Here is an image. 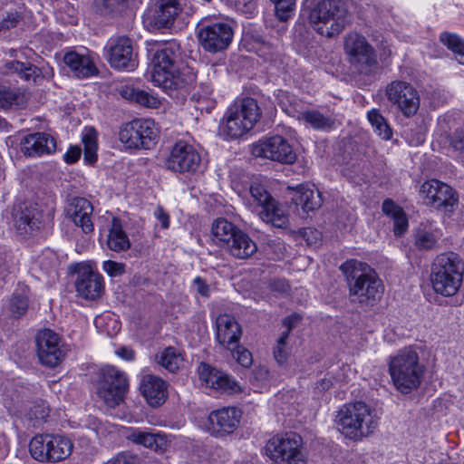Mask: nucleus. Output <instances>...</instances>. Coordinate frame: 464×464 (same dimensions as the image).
Listing matches in <instances>:
<instances>
[{
	"instance_id": "f257e3e1",
	"label": "nucleus",
	"mask_w": 464,
	"mask_h": 464,
	"mask_svg": "<svg viewBox=\"0 0 464 464\" xmlns=\"http://www.w3.org/2000/svg\"><path fill=\"white\" fill-rule=\"evenodd\" d=\"M181 52L176 42H168L155 51L151 58L150 78L169 96L186 92L189 82L180 71Z\"/></svg>"
},
{
	"instance_id": "f03ea898",
	"label": "nucleus",
	"mask_w": 464,
	"mask_h": 464,
	"mask_svg": "<svg viewBox=\"0 0 464 464\" xmlns=\"http://www.w3.org/2000/svg\"><path fill=\"white\" fill-rule=\"evenodd\" d=\"M340 268L346 276L352 303L367 307L373 306L380 300L383 285L367 264L352 259Z\"/></svg>"
},
{
	"instance_id": "7ed1b4c3",
	"label": "nucleus",
	"mask_w": 464,
	"mask_h": 464,
	"mask_svg": "<svg viewBox=\"0 0 464 464\" xmlns=\"http://www.w3.org/2000/svg\"><path fill=\"white\" fill-rule=\"evenodd\" d=\"M304 11L310 27L327 39L337 37L349 23V12L342 0H316Z\"/></svg>"
},
{
	"instance_id": "20e7f679",
	"label": "nucleus",
	"mask_w": 464,
	"mask_h": 464,
	"mask_svg": "<svg viewBox=\"0 0 464 464\" xmlns=\"http://www.w3.org/2000/svg\"><path fill=\"white\" fill-rule=\"evenodd\" d=\"M262 116L257 102L251 97L234 102L227 111L218 127V135L225 140H236L254 128Z\"/></svg>"
},
{
	"instance_id": "39448f33",
	"label": "nucleus",
	"mask_w": 464,
	"mask_h": 464,
	"mask_svg": "<svg viewBox=\"0 0 464 464\" xmlns=\"http://www.w3.org/2000/svg\"><path fill=\"white\" fill-rule=\"evenodd\" d=\"M464 262L454 252L442 253L436 256L430 272L432 288L444 296L455 295L463 280Z\"/></svg>"
},
{
	"instance_id": "423d86ee",
	"label": "nucleus",
	"mask_w": 464,
	"mask_h": 464,
	"mask_svg": "<svg viewBox=\"0 0 464 464\" xmlns=\"http://www.w3.org/2000/svg\"><path fill=\"white\" fill-rule=\"evenodd\" d=\"M336 424L341 432L353 440L367 437L377 427L369 406L362 401L343 406L336 416Z\"/></svg>"
},
{
	"instance_id": "0eeeda50",
	"label": "nucleus",
	"mask_w": 464,
	"mask_h": 464,
	"mask_svg": "<svg viewBox=\"0 0 464 464\" xmlns=\"http://www.w3.org/2000/svg\"><path fill=\"white\" fill-rule=\"evenodd\" d=\"M73 450L70 438L62 434L40 433L29 442L32 458L39 462L55 463L69 458Z\"/></svg>"
},
{
	"instance_id": "6e6552de",
	"label": "nucleus",
	"mask_w": 464,
	"mask_h": 464,
	"mask_svg": "<svg viewBox=\"0 0 464 464\" xmlns=\"http://www.w3.org/2000/svg\"><path fill=\"white\" fill-rule=\"evenodd\" d=\"M302 438L295 432L277 434L265 447L266 454L276 464H306Z\"/></svg>"
},
{
	"instance_id": "1a4fd4ad",
	"label": "nucleus",
	"mask_w": 464,
	"mask_h": 464,
	"mask_svg": "<svg viewBox=\"0 0 464 464\" xmlns=\"http://www.w3.org/2000/svg\"><path fill=\"white\" fill-rule=\"evenodd\" d=\"M197 37L204 51L218 53L227 50L231 44L234 28L227 22L204 19L197 27Z\"/></svg>"
},
{
	"instance_id": "9d476101",
	"label": "nucleus",
	"mask_w": 464,
	"mask_h": 464,
	"mask_svg": "<svg viewBox=\"0 0 464 464\" xmlns=\"http://www.w3.org/2000/svg\"><path fill=\"white\" fill-rule=\"evenodd\" d=\"M159 138V130L155 122L150 119H136L124 124L120 132L119 140L128 149L150 150Z\"/></svg>"
},
{
	"instance_id": "9b49d317",
	"label": "nucleus",
	"mask_w": 464,
	"mask_h": 464,
	"mask_svg": "<svg viewBox=\"0 0 464 464\" xmlns=\"http://www.w3.org/2000/svg\"><path fill=\"white\" fill-rule=\"evenodd\" d=\"M201 155L186 140L176 141L164 161L165 168L176 174L193 175L199 171Z\"/></svg>"
},
{
	"instance_id": "f8f14e48",
	"label": "nucleus",
	"mask_w": 464,
	"mask_h": 464,
	"mask_svg": "<svg viewBox=\"0 0 464 464\" xmlns=\"http://www.w3.org/2000/svg\"><path fill=\"white\" fill-rule=\"evenodd\" d=\"M344 51L349 62L361 73L369 74L376 68L375 52L363 35L349 33L344 39Z\"/></svg>"
},
{
	"instance_id": "ddd939ff",
	"label": "nucleus",
	"mask_w": 464,
	"mask_h": 464,
	"mask_svg": "<svg viewBox=\"0 0 464 464\" xmlns=\"http://www.w3.org/2000/svg\"><path fill=\"white\" fill-rule=\"evenodd\" d=\"M253 201L261 208L258 212L260 218L276 227H285L288 218L276 198L266 190L264 185L254 182L249 188Z\"/></svg>"
},
{
	"instance_id": "4468645a",
	"label": "nucleus",
	"mask_w": 464,
	"mask_h": 464,
	"mask_svg": "<svg viewBox=\"0 0 464 464\" xmlns=\"http://www.w3.org/2000/svg\"><path fill=\"white\" fill-rule=\"evenodd\" d=\"M251 152L256 158H263L283 164H292L296 160V153L291 144L286 139L279 135L259 140L252 145Z\"/></svg>"
},
{
	"instance_id": "2eb2a0df",
	"label": "nucleus",
	"mask_w": 464,
	"mask_h": 464,
	"mask_svg": "<svg viewBox=\"0 0 464 464\" xmlns=\"http://www.w3.org/2000/svg\"><path fill=\"white\" fill-rule=\"evenodd\" d=\"M182 8L179 0H154L143 14L149 31L170 28Z\"/></svg>"
},
{
	"instance_id": "dca6fc26",
	"label": "nucleus",
	"mask_w": 464,
	"mask_h": 464,
	"mask_svg": "<svg viewBox=\"0 0 464 464\" xmlns=\"http://www.w3.org/2000/svg\"><path fill=\"white\" fill-rule=\"evenodd\" d=\"M70 270L76 275L74 286L78 296L85 300H96L102 295L104 290L103 277L91 265L73 264Z\"/></svg>"
},
{
	"instance_id": "f3484780",
	"label": "nucleus",
	"mask_w": 464,
	"mask_h": 464,
	"mask_svg": "<svg viewBox=\"0 0 464 464\" xmlns=\"http://www.w3.org/2000/svg\"><path fill=\"white\" fill-rule=\"evenodd\" d=\"M420 194L426 205L445 213H452L459 199L451 187L438 179L425 181L420 188Z\"/></svg>"
},
{
	"instance_id": "a211bd4d",
	"label": "nucleus",
	"mask_w": 464,
	"mask_h": 464,
	"mask_svg": "<svg viewBox=\"0 0 464 464\" xmlns=\"http://www.w3.org/2000/svg\"><path fill=\"white\" fill-rule=\"evenodd\" d=\"M110 65L118 70L133 71L138 66V53L126 36L111 38L105 46Z\"/></svg>"
},
{
	"instance_id": "6ab92c4d",
	"label": "nucleus",
	"mask_w": 464,
	"mask_h": 464,
	"mask_svg": "<svg viewBox=\"0 0 464 464\" xmlns=\"http://www.w3.org/2000/svg\"><path fill=\"white\" fill-rule=\"evenodd\" d=\"M389 102L407 118L416 114L420 107L417 90L409 82L393 81L386 88Z\"/></svg>"
},
{
	"instance_id": "aec40b11",
	"label": "nucleus",
	"mask_w": 464,
	"mask_h": 464,
	"mask_svg": "<svg viewBox=\"0 0 464 464\" xmlns=\"http://www.w3.org/2000/svg\"><path fill=\"white\" fill-rule=\"evenodd\" d=\"M36 346L39 361L46 367L58 366L65 357L60 336L50 329L39 332L36 336Z\"/></svg>"
},
{
	"instance_id": "412c9836",
	"label": "nucleus",
	"mask_w": 464,
	"mask_h": 464,
	"mask_svg": "<svg viewBox=\"0 0 464 464\" xmlns=\"http://www.w3.org/2000/svg\"><path fill=\"white\" fill-rule=\"evenodd\" d=\"M242 413L236 407L212 411L208 416V430L215 437L232 434L238 427Z\"/></svg>"
},
{
	"instance_id": "4be33fe9",
	"label": "nucleus",
	"mask_w": 464,
	"mask_h": 464,
	"mask_svg": "<svg viewBox=\"0 0 464 464\" xmlns=\"http://www.w3.org/2000/svg\"><path fill=\"white\" fill-rule=\"evenodd\" d=\"M391 377H421L424 367L419 363L418 353L411 348H404L389 362Z\"/></svg>"
},
{
	"instance_id": "5701e85b",
	"label": "nucleus",
	"mask_w": 464,
	"mask_h": 464,
	"mask_svg": "<svg viewBox=\"0 0 464 464\" xmlns=\"http://www.w3.org/2000/svg\"><path fill=\"white\" fill-rule=\"evenodd\" d=\"M98 397L110 408L123 402L129 390L128 379H98L95 382Z\"/></svg>"
},
{
	"instance_id": "b1692460",
	"label": "nucleus",
	"mask_w": 464,
	"mask_h": 464,
	"mask_svg": "<svg viewBox=\"0 0 464 464\" xmlns=\"http://www.w3.org/2000/svg\"><path fill=\"white\" fill-rule=\"evenodd\" d=\"M92 212V203L84 198H72L66 208L69 218L86 234L92 232L94 228Z\"/></svg>"
},
{
	"instance_id": "393cba45",
	"label": "nucleus",
	"mask_w": 464,
	"mask_h": 464,
	"mask_svg": "<svg viewBox=\"0 0 464 464\" xmlns=\"http://www.w3.org/2000/svg\"><path fill=\"white\" fill-rule=\"evenodd\" d=\"M63 63L72 75L79 79L97 75L99 72L92 56L88 52H67L63 56Z\"/></svg>"
},
{
	"instance_id": "a878e982",
	"label": "nucleus",
	"mask_w": 464,
	"mask_h": 464,
	"mask_svg": "<svg viewBox=\"0 0 464 464\" xmlns=\"http://www.w3.org/2000/svg\"><path fill=\"white\" fill-rule=\"evenodd\" d=\"M56 150L53 137L45 132H35L25 136L21 142V150L25 156L38 157L51 154Z\"/></svg>"
},
{
	"instance_id": "bb28decb",
	"label": "nucleus",
	"mask_w": 464,
	"mask_h": 464,
	"mask_svg": "<svg viewBox=\"0 0 464 464\" xmlns=\"http://www.w3.org/2000/svg\"><path fill=\"white\" fill-rule=\"evenodd\" d=\"M241 334V327L233 316L221 314L217 318V339L227 350H234Z\"/></svg>"
},
{
	"instance_id": "cd10ccee",
	"label": "nucleus",
	"mask_w": 464,
	"mask_h": 464,
	"mask_svg": "<svg viewBox=\"0 0 464 464\" xmlns=\"http://www.w3.org/2000/svg\"><path fill=\"white\" fill-rule=\"evenodd\" d=\"M7 73L16 74L20 79L27 82L40 84L44 79L51 75L48 68H39L31 63L20 61H9L5 64Z\"/></svg>"
},
{
	"instance_id": "c85d7f7f",
	"label": "nucleus",
	"mask_w": 464,
	"mask_h": 464,
	"mask_svg": "<svg viewBox=\"0 0 464 464\" xmlns=\"http://www.w3.org/2000/svg\"><path fill=\"white\" fill-rule=\"evenodd\" d=\"M41 215L33 207L19 206L14 213V221L16 230L23 236L34 235L40 229Z\"/></svg>"
},
{
	"instance_id": "c756f323",
	"label": "nucleus",
	"mask_w": 464,
	"mask_h": 464,
	"mask_svg": "<svg viewBox=\"0 0 464 464\" xmlns=\"http://www.w3.org/2000/svg\"><path fill=\"white\" fill-rule=\"evenodd\" d=\"M195 385L213 397L238 394L244 391V388L233 379H197Z\"/></svg>"
},
{
	"instance_id": "7c9ffc66",
	"label": "nucleus",
	"mask_w": 464,
	"mask_h": 464,
	"mask_svg": "<svg viewBox=\"0 0 464 464\" xmlns=\"http://www.w3.org/2000/svg\"><path fill=\"white\" fill-rule=\"evenodd\" d=\"M292 192L291 200L295 206H301L306 213L318 209L323 203L322 195L318 190L311 188L304 184L287 187Z\"/></svg>"
},
{
	"instance_id": "2f4dec72",
	"label": "nucleus",
	"mask_w": 464,
	"mask_h": 464,
	"mask_svg": "<svg viewBox=\"0 0 464 464\" xmlns=\"http://www.w3.org/2000/svg\"><path fill=\"white\" fill-rule=\"evenodd\" d=\"M140 391L152 408L160 407L168 398V385L163 379H142Z\"/></svg>"
},
{
	"instance_id": "473e14b6",
	"label": "nucleus",
	"mask_w": 464,
	"mask_h": 464,
	"mask_svg": "<svg viewBox=\"0 0 464 464\" xmlns=\"http://www.w3.org/2000/svg\"><path fill=\"white\" fill-rule=\"evenodd\" d=\"M224 249L235 258L247 259L257 251V246L246 232L238 229Z\"/></svg>"
},
{
	"instance_id": "72a5a7b5",
	"label": "nucleus",
	"mask_w": 464,
	"mask_h": 464,
	"mask_svg": "<svg viewBox=\"0 0 464 464\" xmlns=\"http://www.w3.org/2000/svg\"><path fill=\"white\" fill-rule=\"evenodd\" d=\"M126 437L130 441L155 451H163L168 446L167 437L160 433L135 429L131 430Z\"/></svg>"
},
{
	"instance_id": "f704fd0d",
	"label": "nucleus",
	"mask_w": 464,
	"mask_h": 464,
	"mask_svg": "<svg viewBox=\"0 0 464 464\" xmlns=\"http://www.w3.org/2000/svg\"><path fill=\"white\" fill-rule=\"evenodd\" d=\"M442 233L440 228L431 223L421 224L415 232L414 244L420 250H432L437 248L438 241Z\"/></svg>"
},
{
	"instance_id": "c9c22d12",
	"label": "nucleus",
	"mask_w": 464,
	"mask_h": 464,
	"mask_svg": "<svg viewBox=\"0 0 464 464\" xmlns=\"http://www.w3.org/2000/svg\"><path fill=\"white\" fill-rule=\"evenodd\" d=\"M238 229L237 227L227 219L218 218L213 222L211 227L212 240L217 246L224 249Z\"/></svg>"
},
{
	"instance_id": "e433bc0d",
	"label": "nucleus",
	"mask_w": 464,
	"mask_h": 464,
	"mask_svg": "<svg viewBox=\"0 0 464 464\" xmlns=\"http://www.w3.org/2000/svg\"><path fill=\"white\" fill-rule=\"evenodd\" d=\"M107 246L109 249L114 252L126 251L130 247V241L118 218L112 219L108 234Z\"/></svg>"
},
{
	"instance_id": "4c0bfd02",
	"label": "nucleus",
	"mask_w": 464,
	"mask_h": 464,
	"mask_svg": "<svg viewBox=\"0 0 464 464\" xmlns=\"http://www.w3.org/2000/svg\"><path fill=\"white\" fill-rule=\"evenodd\" d=\"M119 92L122 98L134 101L142 106L156 108L159 104V100L156 97L145 91L135 89L130 85L121 86Z\"/></svg>"
},
{
	"instance_id": "58836bf2",
	"label": "nucleus",
	"mask_w": 464,
	"mask_h": 464,
	"mask_svg": "<svg viewBox=\"0 0 464 464\" xmlns=\"http://www.w3.org/2000/svg\"><path fill=\"white\" fill-rule=\"evenodd\" d=\"M27 99L25 93L19 88L10 87L0 84V107L22 108L26 104Z\"/></svg>"
},
{
	"instance_id": "ea45409f",
	"label": "nucleus",
	"mask_w": 464,
	"mask_h": 464,
	"mask_svg": "<svg viewBox=\"0 0 464 464\" xmlns=\"http://www.w3.org/2000/svg\"><path fill=\"white\" fill-rule=\"evenodd\" d=\"M299 119L315 130H330L334 125V119L325 116L316 110H307L300 113Z\"/></svg>"
},
{
	"instance_id": "a19ab883",
	"label": "nucleus",
	"mask_w": 464,
	"mask_h": 464,
	"mask_svg": "<svg viewBox=\"0 0 464 464\" xmlns=\"http://www.w3.org/2000/svg\"><path fill=\"white\" fill-rule=\"evenodd\" d=\"M183 362L181 353L172 346L165 348L158 356V362L170 373H176Z\"/></svg>"
},
{
	"instance_id": "79ce46f5",
	"label": "nucleus",
	"mask_w": 464,
	"mask_h": 464,
	"mask_svg": "<svg viewBox=\"0 0 464 464\" xmlns=\"http://www.w3.org/2000/svg\"><path fill=\"white\" fill-rule=\"evenodd\" d=\"M440 41L454 53L458 63L464 65V40L456 34L442 32Z\"/></svg>"
},
{
	"instance_id": "37998d69",
	"label": "nucleus",
	"mask_w": 464,
	"mask_h": 464,
	"mask_svg": "<svg viewBox=\"0 0 464 464\" xmlns=\"http://www.w3.org/2000/svg\"><path fill=\"white\" fill-rule=\"evenodd\" d=\"M367 118L378 136L385 140H388L392 138V129L378 110L373 109L368 111Z\"/></svg>"
},
{
	"instance_id": "c03bdc74",
	"label": "nucleus",
	"mask_w": 464,
	"mask_h": 464,
	"mask_svg": "<svg viewBox=\"0 0 464 464\" xmlns=\"http://www.w3.org/2000/svg\"><path fill=\"white\" fill-rule=\"evenodd\" d=\"M84 146L83 160L89 165H92L97 160V140L94 132H87L82 136Z\"/></svg>"
},
{
	"instance_id": "a18cd8bd",
	"label": "nucleus",
	"mask_w": 464,
	"mask_h": 464,
	"mask_svg": "<svg viewBox=\"0 0 464 464\" xmlns=\"http://www.w3.org/2000/svg\"><path fill=\"white\" fill-rule=\"evenodd\" d=\"M49 407L44 401L36 402L29 408L26 413L28 420L32 421V426L36 427L41 422L46 421L49 417Z\"/></svg>"
},
{
	"instance_id": "49530a36",
	"label": "nucleus",
	"mask_w": 464,
	"mask_h": 464,
	"mask_svg": "<svg viewBox=\"0 0 464 464\" xmlns=\"http://www.w3.org/2000/svg\"><path fill=\"white\" fill-rule=\"evenodd\" d=\"M29 306V296L26 291L14 293L10 300V311L14 317L24 315Z\"/></svg>"
},
{
	"instance_id": "de8ad7c7",
	"label": "nucleus",
	"mask_w": 464,
	"mask_h": 464,
	"mask_svg": "<svg viewBox=\"0 0 464 464\" xmlns=\"http://www.w3.org/2000/svg\"><path fill=\"white\" fill-rule=\"evenodd\" d=\"M275 5V14L280 22H286L294 15L295 0H270Z\"/></svg>"
},
{
	"instance_id": "09e8293b",
	"label": "nucleus",
	"mask_w": 464,
	"mask_h": 464,
	"mask_svg": "<svg viewBox=\"0 0 464 464\" xmlns=\"http://www.w3.org/2000/svg\"><path fill=\"white\" fill-rule=\"evenodd\" d=\"M98 10L104 14L121 12L127 5V0H95Z\"/></svg>"
},
{
	"instance_id": "8fccbe9b",
	"label": "nucleus",
	"mask_w": 464,
	"mask_h": 464,
	"mask_svg": "<svg viewBox=\"0 0 464 464\" xmlns=\"http://www.w3.org/2000/svg\"><path fill=\"white\" fill-rule=\"evenodd\" d=\"M391 381L395 388L404 394L410 393L420 384V379H391Z\"/></svg>"
},
{
	"instance_id": "3c124183",
	"label": "nucleus",
	"mask_w": 464,
	"mask_h": 464,
	"mask_svg": "<svg viewBox=\"0 0 464 464\" xmlns=\"http://www.w3.org/2000/svg\"><path fill=\"white\" fill-rule=\"evenodd\" d=\"M233 356L237 359V362L241 364L243 367H249L252 363V355L250 352L246 349H244L237 343V346H234V350L231 351Z\"/></svg>"
},
{
	"instance_id": "603ef678",
	"label": "nucleus",
	"mask_w": 464,
	"mask_h": 464,
	"mask_svg": "<svg viewBox=\"0 0 464 464\" xmlns=\"http://www.w3.org/2000/svg\"><path fill=\"white\" fill-rule=\"evenodd\" d=\"M393 219V231L396 236H401L408 229L409 222L404 211L392 218Z\"/></svg>"
},
{
	"instance_id": "864d4df0",
	"label": "nucleus",
	"mask_w": 464,
	"mask_h": 464,
	"mask_svg": "<svg viewBox=\"0 0 464 464\" xmlns=\"http://www.w3.org/2000/svg\"><path fill=\"white\" fill-rule=\"evenodd\" d=\"M103 270L111 277L121 276L125 272V266L112 260L104 261Z\"/></svg>"
},
{
	"instance_id": "5fc2aeb1",
	"label": "nucleus",
	"mask_w": 464,
	"mask_h": 464,
	"mask_svg": "<svg viewBox=\"0 0 464 464\" xmlns=\"http://www.w3.org/2000/svg\"><path fill=\"white\" fill-rule=\"evenodd\" d=\"M452 148L459 152L462 161H464V130H457L451 138Z\"/></svg>"
},
{
	"instance_id": "6e6d98bb",
	"label": "nucleus",
	"mask_w": 464,
	"mask_h": 464,
	"mask_svg": "<svg viewBox=\"0 0 464 464\" xmlns=\"http://www.w3.org/2000/svg\"><path fill=\"white\" fill-rule=\"evenodd\" d=\"M198 373L199 377H228V375L223 374L218 369L203 362L198 366Z\"/></svg>"
},
{
	"instance_id": "4d7b16f0",
	"label": "nucleus",
	"mask_w": 464,
	"mask_h": 464,
	"mask_svg": "<svg viewBox=\"0 0 464 464\" xmlns=\"http://www.w3.org/2000/svg\"><path fill=\"white\" fill-rule=\"evenodd\" d=\"M21 20V15L17 13H9L0 22V30H8L17 26Z\"/></svg>"
},
{
	"instance_id": "13d9d810",
	"label": "nucleus",
	"mask_w": 464,
	"mask_h": 464,
	"mask_svg": "<svg viewBox=\"0 0 464 464\" xmlns=\"http://www.w3.org/2000/svg\"><path fill=\"white\" fill-rule=\"evenodd\" d=\"M216 106V101L211 97H205L198 93L196 102V109L200 111L210 112Z\"/></svg>"
},
{
	"instance_id": "bf43d9fd",
	"label": "nucleus",
	"mask_w": 464,
	"mask_h": 464,
	"mask_svg": "<svg viewBox=\"0 0 464 464\" xmlns=\"http://www.w3.org/2000/svg\"><path fill=\"white\" fill-rule=\"evenodd\" d=\"M268 287L271 291L284 294L289 290L288 282L284 278H273L269 280Z\"/></svg>"
},
{
	"instance_id": "052dcab7",
	"label": "nucleus",
	"mask_w": 464,
	"mask_h": 464,
	"mask_svg": "<svg viewBox=\"0 0 464 464\" xmlns=\"http://www.w3.org/2000/svg\"><path fill=\"white\" fill-rule=\"evenodd\" d=\"M193 288L195 291L203 297L208 298L210 295V288L206 281L200 277L197 276L192 283Z\"/></svg>"
},
{
	"instance_id": "680f3d73",
	"label": "nucleus",
	"mask_w": 464,
	"mask_h": 464,
	"mask_svg": "<svg viewBox=\"0 0 464 464\" xmlns=\"http://www.w3.org/2000/svg\"><path fill=\"white\" fill-rule=\"evenodd\" d=\"M382 212L385 215L390 216L392 218L398 215L400 212L403 211V209L400 206L396 205L393 202V200L390 198H387L382 202Z\"/></svg>"
},
{
	"instance_id": "e2e57ef3",
	"label": "nucleus",
	"mask_w": 464,
	"mask_h": 464,
	"mask_svg": "<svg viewBox=\"0 0 464 464\" xmlns=\"http://www.w3.org/2000/svg\"><path fill=\"white\" fill-rule=\"evenodd\" d=\"M136 463V458L126 452H121L112 458L111 459L108 460L104 464H135Z\"/></svg>"
},
{
	"instance_id": "0e129e2a",
	"label": "nucleus",
	"mask_w": 464,
	"mask_h": 464,
	"mask_svg": "<svg viewBox=\"0 0 464 464\" xmlns=\"http://www.w3.org/2000/svg\"><path fill=\"white\" fill-rule=\"evenodd\" d=\"M82 150L79 146H72L63 156L64 161L68 164L75 163L81 157Z\"/></svg>"
},
{
	"instance_id": "69168bd1",
	"label": "nucleus",
	"mask_w": 464,
	"mask_h": 464,
	"mask_svg": "<svg viewBox=\"0 0 464 464\" xmlns=\"http://www.w3.org/2000/svg\"><path fill=\"white\" fill-rule=\"evenodd\" d=\"M286 345L277 343L276 347L274 349V357L278 364L283 365L285 363L288 353L285 348Z\"/></svg>"
},
{
	"instance_id": "338daca9",
	"label": "nucleus",
	"mask_w": 464,
	"mask_h": 464,
	"mask_svg": "<svg viewBox=\"0 0 464 464\" xmlns=\"http://www.w3.org/2000/svg\"><path fill=\"white\" fill-rule=\"evenodd\" d=\"M99 377H123L121 372L111 365L102 366L99 372Z\"/></svg>"
},
{
	"instance_id": "774afa93",
	"label": "nucleus",
	"mask_w": 464,
	"mask_h": 464,
	"mask_svg": "<svg viewBox=\"0 0 464 464\" xmlns=\"http://www.w3.org/2000/svg\"><path fill=\"white\" fill-rule=\"evenodd\" d=\"M155 217L160 222L161 227L166 229L169 226V217L167 212L161 208L158 207L154 212Z\"/></svg>"
}]
</instances>
